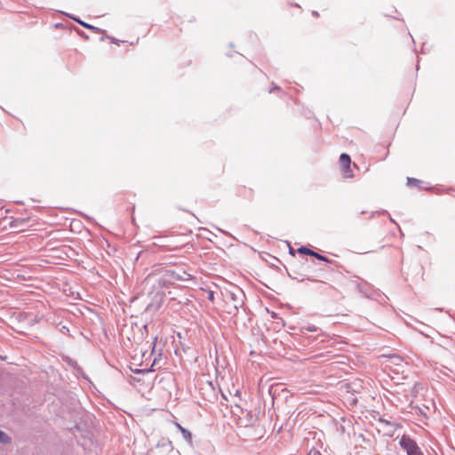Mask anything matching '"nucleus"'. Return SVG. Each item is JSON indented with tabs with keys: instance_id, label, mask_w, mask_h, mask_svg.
<instances>
[{
	"instance_id": "1",
	"label": "nucleus",
	"mask_w": 455,
	"mask_h": 455,
	"mask_svg": "<svg viewBox=\"0 0 455 455\" xmlns=\"http://www.w3.org/2000/svg\"><path fill=\"white\" fill-rule=\"evenodd\" d=\"M227 303L229 305L230 308L228 310L229 314H233L236 312L239 308L243 306V298L244 294L242 290L235 288V291H228L226 295Z\"/></svg>"
},
{
	"instance_id": "2",
	"label": "nucleus",
	"mask_w": 455,
	"mask_h": 455,
	"mask_svg": "<svg viewBox=\"0 0 455 455\" xmlns=\"http://www.w3.org/2000/svg\"><path fill=\"white\" fill-rule=\"evenodd\" d=\"M400 446L406 451L408 455H424L416 442L407 435H403L399 441Z\"/></svg>"
},
{
	"instance_id": "3",
	"label": "nucleus",
	"mask_w": 455,
	"mask_h": 455,
	"mask_svg": "<svg viewBox=\"0 0 455 455\" xmlns=\"http://www.w3.org/2000/svg\"><path fill=\"white\" fill-rule=\"evenodd\" d=\"M298 251L299 253H302V254H307V255L314 256L316 259H318L320 260H323V261H328V259L325 256L321 255V254H319V253H317V252H315V251H312V250H310V249H308L307 247H303V246L299 247L298 249Z\"/></svg>"
},
{
	"instance_id": "4",
	"label": "nucleus",
	"mask_w": 455,
	"mask_h": 455,
	"mask_svg": "<svg viewBox=\"0 0 455 455\" xmlns=\"http://www.w3.org/2000/svg\"><path fill=\"white\" fill-rule=\"evenodd\" d=\"M74 20H76V22H78L80 25H82L83 27L86 28H89L92 31H95V32H100V29L99 28H96L92 25H90L88 23H85L84 21H82L81 20L77 19V18H74V17H71Z\"/></svg>"
},
{
	"instance_id": "5",
	"label": "nucleus",
	"mask_w": 455,
	"mask_h": 455,
	"mask_svg": "<svg viewBox=\"0 0 455 455\" xmlns=\"http://www.w3.org/2000/svg\"><path fill=\"white\" fill-rule=\"evenodd\" d=\"M339 163H340L341 166L350 164H351L350 156L346 153L341 154L339 156Z\"/></svg>"
},
{
	"instance_id": "6",
	"label": "nucleus",
	"mask_w": 455,
	"mask_h": 455,
	"mask_svg": "<svg viewBox=\"0 0 455 455\" xmlns=\"http://www.w3.org/2000/svg\"><path fill=\"white\" fill-rule=\"evenodd\" d=\"M341 167H342L343 176L345 178H353L354 177V174L352 173V171L350 168V164L343 165Z\"/></svg>"
},
{
	"instance_id": "7",
	"label": "nucleus",
	"mask_w": 455,
	"mask_h": 455,
	"mask_svg": "<svg viewBox=\"0 0 455 455\" xmlns=\"http://www.w3.org/2000/svg\"><path fill=\"white\" fill-rule=\"evenodd\" d=\"M178 427H179V429L180 430V432H181V434H182V435H183L184 439H185V440H187V441H188V442H190V441H191V438H192V435H191V433H190L188 430H187L186 428L182 427H181L180 425H179V424H178Z\"/></svg>"
},
{
	"instance_id": "8",
	"label": "nucleus",
	"mask_w": 455,
	"mask_h": 455,
	"mask_svg": "<svg viewBox=\"0 0 455 455\" xmlns=\"http://www.w3.org/2000/svg\"><path fill=\"white\" fill-rule=\"evenodd\" d=\"M300 330L302 332H305V331L314 332V331H316L318 330V328L314 324H307V325L302 326L300 328Z\"/></svg>"
},
{
	"instance_id": "9",
	"label": "nucleus",
	"mask_w": 455,
	"mask_h": 455,
	"mask_svg": "<svg viewBox=\"0 0 455 455\" xmlns=\"http://www.w3.org/2000/svg\"><path fill=\"white\" fill-rule=\"evenodd\" d=\"M11 442V438L4 431L0 430V443H9Z\"/></svg>"
},
{
	"instance_id": "10",
	"label": "nucleus",
	"mask_w": 455,
	"mask_h": 455,
	"mask_svg": "<svg viewBox=\"0 0 455 455\" xmlns=\"http://www.w3.org/2000/svg\"><path fill=\"white\" fill-rule=\"evenodd\" d=\"M419 182V180H417V179H415V178H408V179H407V184H408V185H410V186H411V185H416V184H418Z\"/></svg>"
},
{
	"instance_id": "11",
	"label": "nucleus",
	"mask_w": 455,
	"mask_h": 455,
	"mask_svg": "<svg viewBox=\"0 0 455 455\" xmlns=\"http://www.w3.org/2000/svg\"><path fill=\"white\" fill-rule=\"evenodd\" d=\"M178 278L181 279V280H189V279H191V275L184 272L183 275H181Z\"/></svg>"
},
{
	"instance_id": "12",
	"label": "nucleus",
	"mask_w": 455,
	"mask_h": 455,
	"mask_svg": "<svg viewBox=\"0 0 455 455\" xmlns=\"http://www.w3.org/2000/svg\"><path fill=\"white\" fill-rule=\"evenodd\" d=\"M208 298H209V299H210V300H212V301L213 300V292H212V291H211V292L209 293Z\"/></svg>"
},
{
	"instance_id": "13",
	"label": "nucleus",
	"mask_w": 455,
	"mask_h": 455,
	"mask_svg": "<svg viewBox=\"0 0 455 455\" xmlns=\"http://www.w3.org/2000/svg\"><path fill=\"white\" fill-rule=\"evenodd\" d=\"M249 416H250V424H252V421L255 420L254 419H252V415L251 413H247Z\"/></svg>"
},
{
	"instance_id": "14",
	"label": "nucleus",
	"mask_w": 455,
	"mask_h": 455,
	"mask_svg": "<svg viewBox=\"0 0 455 455\" xmlns=\"http://www.w3.org/2000/svg\"><path fill=\"white\" fill-rule=\"evenodd\" d=\"M395 363H398V361H402L399 357H395Z\"/></svg>"
},
{
	"instance_id": "15",
	"label": "nucleus",
	"mask_w": 455,
	"mask_h": 455,
	"mask_svg": "<svg viewBox=\"0 0 455 455\" xmlns=\"http://www.w3.org/2000/svg\"><path fill=\"white\" fill-rule=\"evenodd\" d=\"M395 363H398V361H402L399 357H395Z\"/></svg>"
},
{
	"instance_id": "16",
	"label": "nucleus",
	"mask_w": 455,
	"mask_h": 455,
	"mask_svg": "<svg viewBox=\"0 0 455 455\" xmlns=\"http://www.w3.org/2000/svg\"><path fill=\"white\" fill-rule=\"evenodd\" d=\"M319 455H321V454H319Z\"/></svg>"
}]
</instances>
